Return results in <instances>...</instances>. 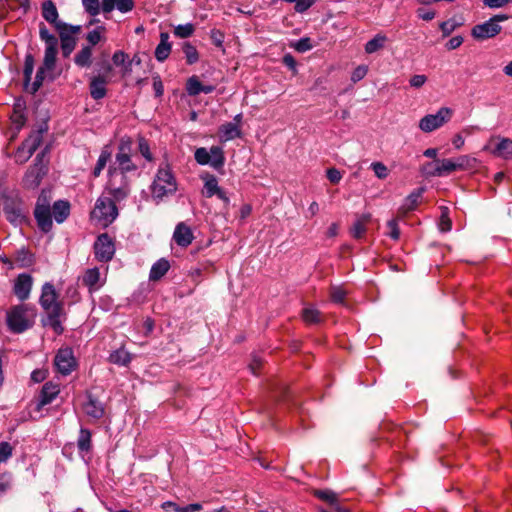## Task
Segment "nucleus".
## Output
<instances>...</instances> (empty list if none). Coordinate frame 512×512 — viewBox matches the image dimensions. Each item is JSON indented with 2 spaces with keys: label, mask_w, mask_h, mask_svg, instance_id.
Instances as JSON below:
<instances>
[{
  "label": "nucleus",
  "mask_w": 512,
  "mask_h": 512,
  "mask_svg": "<svg viewBox=\"0 0 512 512\" xmlns=\"http://www.w3.org/2000/svg\"><path fill=\"white\" fill-rule=\"evenodd\" d=\"M314 495L317 498H319V499H321V500H323V501H325V502H327L329 504H334L338 500L337 494L335 492H333L332 490H328V489H326V490H315L314 491Z\"/></svg>",
  "instance_id": "8fccbe9b"
},
{
  "label": "nucleus",
  "mask_w": 512,
  "mask_h": 512,
  "mask_svg": "<svg viewBox=\"0 0 512 512\" xmlns=\"http://www.w3.org/2000/svg\"><path fill=\"white\" fill-rule=\"evenodd\" d=\"M15 261L21 268L28 267L33 263L32 255L25 249L17 251Z\"/></svg>",
  "instance_id": "a18cd8bd"
},
{
  "label": "nucleus",
  "mask_w": 512,
  "mask_h": 512,
  "mask_svg": "<svg viewBox=\"0 0 512 512\" xmlns=\"http://www.w3.org/2000/svg\"><path fill=\"white\" fill-rule=\"evenodd\" d=\"M39 301L41 307L47 312V317L42 320L43 325L51 327L57 335H61L64 331L60 319L63 314V306L57 302V294L51 283L46 282L42 286Z\"/></svg>",
  "instance_id": "f257e3e1"
},
{
  "label": "nucleus",
  "mask_w": 512,
  "mask_h": 512,
  "mask_svg": "<svg viewBox=\"0 0 512 512\" xmlns=\"http://www.w3.org/2000/svg\"><path fill=\"white\" fill-rule=\"evenodd\" d=\"M85 11L91 16H97L102 10L99 0H82Z\"/></svg>",
  "instance_id": "3c124183"
},
{
  "label": "nucleus",
  "mask_w": 512,
  "mask_h": 512,
  "mask_svg": "<svg viewBox=\"0 0 512 512\" xmlns=\"http://www.w3.org/2000/svg\"><path fill=\"white\" fill-rule=\"evenodd\" d=\"M387 41L388 38L385 34L378 33L365 44V52L367 54H373L380 49H383Z\"/></svg>",
  "instance_id": "72a5a7b5"
},
{
  "label": "nucleus",
  "mask_w": 512,
  "mask_h": 512,
  "mask_svg": "<svg viewBox=\"0 0 512 512\" xmlns=\"http://www.w3.org/2000/svg\"><path fill=\"white\" fill-rule=\"evenodd\" d=\"M131 354L124 348H119L109 355V362L118 366H127L131 362Z\"/></svg>",
  "instance_id": "c9c22d12"
},
{
  "label": "nucleus",
  "mask_w": 512,
  "mask_h": 512,
  "mask_svg": "<svg viewBox=\"0 0 512 512\" xmlns=\"http://www.w3.org/2000/svg\"><path fill=\"white\" fill-rule=\"evenodd\" d=\"M439 228L442 232H448L452 228V222L448 216V210L445 208V210L442 212Z\"/></svg>",
  "instance_id": "052dcab7"
},
{
  "label": "nucleus",
  "mask_w": 512,
  "mask_h": 512,
  "mask_svg": "<svg viewBox=\"0 0 512 512\" xmlns=\"http://www.w3.org/2000/svg\"><path fill=\"white\" fill-rule=\"evenodd\" d=\"M60 388L58 384L46 382L39 394L36 410L40 411L45 405L50 404L59 394Z\"/></svg>",
  "instance_id": "dca6fc26"
},
{
  "label": "nucleus",
  "mask_w": 512,
  "mask_h": 512,
  "mask_svg": "<svg viewBox=\"0 0 512 512\" xmlns=\"http://www.w3.org/2000/svg\"><path fill=\"white\" fill-rule=\"evenodd\" d=\"M496 157L511 160L512 159V139L499 137L496 146L492 150Z\"/></svg>",
  "instance_id": "b1692460"
},
{
  "label": "nucleus",
  "mask_w": 512,
  "mask_h": 512,
  "mask_svg": "<svg viewBox=\"0 0 512 512\" xmlns=\"http://www.w3.org/2000/svg\"><path fill=\"white\" fill-rule=\"evenodd\" d=\"M239 137H241V130L237 123L227 122L219 127L221 142H227Z\"/></svg>",
  "instance_id": "a878e982"
},
{
  "label": "nucleus",
  "mask_w": 512,
  "mask_h": 512,
  "mask_svg": "<svg viewBox=\"0 0 512 512\" xmlns=\"http://www.w3.org/2000/svg\"><path fill=\"white\" fill-rule=\"evenodd\" d=\"M48 150L49 148L46 146L40 153H38L30 167L48 168V160L45 159Z\"/></svg>",
  "instance_id": "5fc2aeb1"
},
{
  "label": "nucleus",
  "mask_w": 512,
  "mask_h": 512,
  "mask_svg": "<svg viewBox=\"0 0 512 512\" xmlns=\"http://www.w3.org/2000/svg\"><path fill=\"white\" fill-rule=\"evenodd\" d=\"M92 434L87 428H80L79 436L77 439V448L80 453H88L92 449Z\"/></svg>",
  "instance_id": "2f4dec72"
},
{
  "label": "nucleus",
  "mask_w": 512,
  "mask_h": 512,
  "mask_svg": "<svg viewBox=\"0 0 512 512\" xmlns=\"http://www.w3.org/2000/svg\"><path fill=\"white\" fill-rule=\"evenodd\" d=\"M105 28L103 26H100V27H97L96 29L90 31L87 36H86V39L87 41L89 42V46H95L96 44H98L102 38L101 36V32L104 31Z\"/></svg>",
  "instance_id": "6e6d98bb"
},
{
  "label": "nucleus",
  "mask_w": 512,
  "mask_h": 512,
  "mask_svg": "<svg viewBox=\"0 0 512 512\" xmlns=\"http://www.w3.org/2000/svg\"><path fill=\"white\" fill-rule=\"evenodd\" d=\"M457 171L454 159L436 160V166L433 170H425V174L433 177H442Z\"/></svg>",
  "instance_id": "4be33fe9"
},
{
  "label": "nucleus",
  "mask_w": 512,
  "mask_h": 512,
  "mask_svg": "<svg viewBox=\"0 0 512 512\" xmlns=\"http://www.w3.org/2000/svg\"><path fill=\"white\" fill-rule=\"evenodd\" d=\"M47 70L48 69L44 66H41L38 68L34 82L29 83V86L27 89L31 94H35L40 89V87L42 86L43 81L45 79V72Z\"/></svg>",
  "instance_id": "79ce46f5"
},
{
  "label": "nucleus",
  "mask_w": 512,
  "mask_h": 512,
  "mask_svg": "<svg viewBox=\"0 0 512 512\" xmlns=\"http://www.w3.org/2000/svg\"><path fill=\"white\" fill-rule=\"evenodd\" d=\"M195 27L192 23L180 24L174 28V35L179 38H188L193 35Z\"/></svg>",
  "instance_id": "c03bdc74"
},
{
  "label": "nucleus",
  "mask_w": 512,
  "mask_h": 512,
  "mask_svg": "<svg viewBox=\"0 0 512 512\" xmlns=\"http://www.w3.org/2000/svg\"><path fill=\"white\" fill-rule=\"evenodd\" d=\"M367 72H368V68L365 65H360V66L356 67L352 72L351 81L356 83V82L362 80L366 76Z\"/></svg>",
  "instance_id": "680f3d73"
},
{
  "label": "nucleus",
  "mask_w": 512,
  "mask_h": 512,
  "mask_svg": "<svg viewBox=\"0 0 512 512\" xmlns=\"http://www.w3.org/2000/svg\"><path fill=\"white\" fill-rule=\"evenodd\" d=\"M50 201H51L50 191L43 189L37 199L35 207L51 208Z\"/></svg>",
  "instance_id": "bf43d9fd"
},
{
  "label": "nucleus",
  "mask_w": 512,
  "mask_h": 512,
  "mask_svg": "<svg viewBox=\"0 0 512 512\" xmlns=\"http://www.w3.org/2000/svg\"><path fill=\"white\" fill-rule=\"evenodd\" d=\"M151 189L153 197L160 200L176 192V179L167 163L159 167Z\"/></svg>",
  "instance_id": "f03ea898"
},
{
  "label": "nucleus",
  "mask_w": 512,
  "mask_h": 512,
  "mask_svg": "<svg viewBox=\"0 0 512 512\" xmlns=\"http://www.w3.org/2000/svg\"><path fill=\"white\" fill-rule=\"evenodd\" d=\"M387 226L389 228V232H388V235L393 239V240H398L399 237H400V230H399V227H398V222H397V219H391L388 221L387 223Z\"/></svg>",
  "instance_id": "69168bd1"
},
{
  "label": "nucleus",
  "mask_w": 512,
  "mask_h": 512,
  "mask_svg": "<svg viewBox=\"0 0 512 512\" xmlns=\"http://www.w3.org/2000/svg\"><path fill=\"white\" fill-rule=\"evenodd\" d=\"M139 152L141 155L148 161H152V154L150 152V147L146 139H139Z\"/></svg>",
  "instance_id": "e2e57ef3"
},
{
  "label": "nucleus",
  "mask_w": 512,
  "mask_h": 512,
  "mask_svg": "<svg viewBox=\"0 0 512 512\" xmlns=\"http://www.w3.org/2000/svg\"><path fill=\"white\" fill-rule=\"evenodd\" d=\"M42 16L43 18L54 25L61 23L62 21L58 20V11L55 4L51 0L44 1L42 4Z\"/></svg>",
  "instance_id": "7c9ffc66"
},
{
  "label": "nucleus",
  "mask_w": 512,
  "mask_h": 512,
  "mask_svg": "<svg viewBox=\"0 0 512 512\" xmlns=\"http://www.w3.org/2000/svg\"><path fill=\"white\" fill-rule=\"evenodd\" d=\"M194 158H195L196 162L200 165H210L211 166L210 151H208L204 147H200L195 150Z\"/></svg>",
  "instance_id": "09e8293b"
},
{
  "label": "nucleus",
  "mask_w": 512,
  "mask_h": 512,
  "mask_svg": "<svg viewBox=\"0 0 512 512\" xmlns=\"http://www.w3.org/2000/svg\"><path fill=\"white\" fill-rule=\"evenodd\" d=\"M108 81L105 76H94L89 83L90 95L94 100L103 99L107 94Z\"/></svg>",
  "instance_id": "412c9836"
},
{
  "label": "nucleus",
  "mask_w": 512,
  "mask_h": 512,
  "mask_svg": "<svg viewBox=\"0 0 512 512\" xmlns=\"http://www.w3.org/2000/svg\"><path fill=\"white\" fill-rule=\"evenodd\" d=\"M130 144L131 142L129 140H122L119 145V152L116 155V162L118 164V167L116 168L120 173H123V175H125L127 172L137 169L136 165L131 161V157L129 155Z\"/></svg>",
  "instance_id": "ddd939ff"
},
{
  "label": "nucleus",
  "mask_w": 512,
  "mask_h": 512,
  "mask_svg": "<svg viewBox=\"0 0 512 512\" xmlns=\"http://www.w3.org/2000/svg\"><path fill=\"white\" fill-rule=\"evenodd\" d=\"M173 239L177 245L187 247L192 243L194 236L190 227L180 222L174 230Z\"/></svg>",
  "instance_id": "6ab92c4d"
},
{
  "label": "nucleus",
  "mask_w": 512,
  "mask_h": 512,
  "mask_svg": "<svg viewBox=\"0 0 512 512\" xmlns=\"http://www.w3.org/2000/svg\"><path fill=\"white\" fill-rule=\"evenodd\" d=\"M456 170H469L477 166V159L468 155H461L454 158Z\"/></svg>",
  "instance_id": "58836bf2"
},
{
  "label": "nucleus",
  "mask_w": 512,
  "mask_h": 512,
  "mask_svg": "<svg viewBox=\"0 0 512 512\" xmlns=\"http://www.w3.org/2000/svg\"><path fill=\"white\" fill-rule=\"evenodd\" d=\"M34 216L41 231L47 233L52 229L53 222L51 208L35 207Z\"/></svg>",
  "instance_id": "aec40b11"
},
{
  "label": "nucleus",
  "mask_w": 512,
  "mask_h": 512,
  "mask_svg": "<svg viewBox=\"0 0 512 512\" xmlns=\"http://www.w3.org/2000/svg\"><path fill=\"white\" fill-rule=\"evenodd\" d=\"M12 455V447L8 442L0 443V463L5 462Z\"/></svg>",
  "instance_id": "774afa93"
},
{
  "label": "nucleus",
  "mask_w": 512,
  "mask_h": 512,
  "mask_svg": "<svg viewBox=\"0 0 512 512\" xmlns=\"http://www.w3.org/2000/svg\"><path fill=\"white\" fill-rule=\"evenodd\" d=\"M108 176L107 189L109 194L113 197L114 202L125 199L129 194V185L126 175L120 173L115 166H109Z\"/></svg>",
  "instance_id": "20e7f679"
},
{
  "label": "nucleus",
  "mask_w": 512,
  "mask_h": 512,
  "mask_svg": "<svg viewBox=\"0 0 512 512\" xmlns=\"http://www.w3.org/2000/svg\"><path fill=\"white\" fill-rule=\"evenodd\" d=\"M32 282V277L26 273L19 274L16 278L13 292L20 301H24L29 298Z\"/></svg>",
  "instance_id": "2eb2a0df"
},
{
  "label": "nucleus",
  "mask_w": 512,
  "mask_h": 512,
  "mask_svg": "<svg viewBox=\"0 0 512 512\" xmlns=\"http://www.w3.org/2000/svg\"><path fill=\"white\" fill-rule=\"evenodd\" d=\"M112 152L109 146H105L100 153L97 163L92 171L93 177L97 178L100 176L107 163L111 160Z\"/></svg>",
  "instance_id": "f704fd0d"
},
{
  "label": "nucleus",
  "mask_w": 512,
  "mask_h": 512,
  "mask_svg": "<svg viewBox=\"0 0 512 512\" xmlns=\"http://www.w3.org/2000/svg\"><path fill=\"white\" fill-rule=\"evenodd\" d=\"M302 317L306 323L316 324L320 322V312L312 307L303 309Z\"/></svg>",
  "instance_id": "de8ad7c7"
},
{
  "label": "nucleus",
  "mask_w": 512,
  "mask_h": 512,
  "mask_svg": "<svg viewBox=\"0 0 512 512\" xmlns=\"http://www.w3.org/2000/svg\"><path fill=\"white\" fill-rule=\"evenodd\" d=\"M74 62L79 67H89L92 63V48L84 46L74 58Z\"/></svg>",
  "instance_id": "4c0bfd02"
},
{
  "label": "nucleus",
  "mask_w": 512,
  "mask_h": 512,
  "mask_svg": "<svg viewBox=\"0 0 512 512\" xmlns=\"http://www.w3.org/2000/svg\"><path fill=\"white\" fill-rule=\"evenodd\" d=\"M48 168L29 167L22 179V185L29 190H35L46 176Z\"/></svg>",
  "instance_id": "4468645a"
},
{
  "label": "nucleus",
  "mask_w": 512,
  "mask_h": 512,
  "mask_svg": "<svg viewBox=\"0 0 512 512\" xmlns=\"http://www.w3.org/2000/svg\"><path fill=\"white\" fill-rule=\"evenodd\" d=\"M371 169L379 179H385L389 174L388 168L382 162H373Z\"/></svg>",
  "instance_id": "13d9d810"
},
{
  "label": "nucleus",
  "mask_w": 512,
  "mask_h": 512,
  "mask_svg": "<svg viewBox=\"0 0 512 512\" xmlns=\"http://www.w3.org/2000/svg\"><path fill=\"white\" fill-rule=\"evenodd\" d=\"M3 212L6 219L14 226H20L26 221V212L22 200L15 196L5 197Z\"/></svg>",
  "instance_id": "0eeeda50"
},
{
  "label": "nucleus",
  "mask_w": 512,
  "mask_h": 512,
  "mask_svg": "<svg viewBox=\"0 0 512 512\" xmlns=\"http://www.w3.org/2000/svg\"><path fill=\"white\" fill-rule=\"evenodd\" d=\"M502 30V27L494 23L491 19L484 23L477 24L471 29V36L478 41H484L497 36Z\"/></svg>",
  "instance_id": "f8f14e48"
},
{
  "label": "nucleus",
  "mask_w": 512,
  "mask_h": 512,
  "mask_svg": "<svg viewBox=\"0 0 512 512\" xmlns=\"http://www.w3.org/2000/svg\"><path fill=\"white\" fill-rule=\"evenodd\" d=\"M39 35L40 39L45 43V54L42 66L46 67L48 70H53L58 52V39L49 32L43 23L40 25Z\"/></svg>",
  "instance_id": "423d86ee"
},
{
  "label": "nucleus",
  "mask_w": 512,
  "mask_h": 512,
  "mask_svg": "<svg viewBox=\"0 0 512 512\" xmlns=\"http://www.w3.org/2000/svg\"><path fill=\"white\" fill-rule=\"evenodd\" d=\"M134 0H102L101 8L104 14L111 13L117 9L121 13H127L133 10Z\"/></svg>",
  "instance_id": "f3484780"
},
{
  "label": "nucleus",
  "mask_w": 512,
  "mask_h": 512,
  "mask_svg": "<svg viewBox=\"0 0 512 512\" xmlns=\"http://www.w3.org/2000/svg\"><path fill=\"white\" fill-rule=\"evenodd\" d=\"M169 34L167 32L160 33V43L155 49V58L159 62H164L171 53V44L169 42Z\"/></svg>",
  "instance_id": "bb28decb"
},
{
  "label": "nucleus",
  "mask_w": 512,
  "mask_h": 512,
  "mask_svg": "<svg viewBox=\"0 0 512 512\" xmlns=\"http://www.w3.org/2000/svg\"><path fill=\"white\" fill-rule=\"evenodd\" d=\"M118 216V209L110 197H99L91 212L92 219L96 220L103 227L110 225Z\"/></svg>",
  "instance_id": "7ed1b4c3"
},
{
  "label": "nucleus",
  "mask_w": 512,
  "mask_h": 512,
  "mask_svg": "<svg viewBox=\"0 0 512 512\" xmlns=\"http://www.w3.org/2000/svg\"><path fill=\"white\" fill-rule=\"evenodd\" d=\"M371 214L364 213L357 217L356 221L353 223L350 233L352 237L355 239H360L366 233V224L370 221Z\"/></svg>",
  "instance_id": "c85d7f7f"
},
{
  "label": "nucleus",
  "mask_w": 512,
  "mask_h": 512,
  "mask_svg": "<svg viewBox=\"0 0 512 512\" xmlns=\"http://www.w3.org/2000/svg\"><path fill=\"white\" fill-rule=\"evenodd\" d=\"M83 409L88 417L95 420L101 419L105 414L104 405L90 393L87 395V402Z\"/></svg>",
  "instance_id": "a211bd4d"
},
{
  "label": "nucleus",
  "mask_w": 512,
  "mask_h": 512,
  "mask_svg": "<svg viewBox=\"0 0 512 512\" xmlns=\"http://www.w3.org/2000/svg\"><path fill=\"white\" fill-rule=\"evenodd\" d=\"M183 53L185 54L186 61L189 65H192L199 60V54L196 47L189 42L184 43Z\"/></svg>",
  "instance_id": "37998d69"
},
{
  "label": "nucleus",
  "mask_w": 512,
  "mask_h": 512,
  "mask_svg": "<svg viewBox=\"0 0 512 512\" xmlns=\"http://www.w3.org/2000/svg\"><path fill=\"white\" fill-rule=\"evenodd\" d=\"M425 192V187H419L412 191L403 201L402 205L399 208V212L402 214H407L416 209L419 204L420 199L422 198L423 193Z\"/></svg>",
  "instance_id": "5701e85b"
},
{
  "label": "nucleus",
  "mask_w": 512,
  "mask_h": 512,
  "mask_svg": "<svg viewBox=\"0 0 512 512\" xmlns=\"http://www.w3.org/2000/svg\"><path fill=\"white\" fill-rule=\"evenodd\" d=\"M95 258L99 262H109L115 254V243L108 233L100 234L93 245Z\"/></svg>",
  "instance_id": "9d476101"
},
{
  "label": "nucleus",
  "mask_w": 512,
  "mask_h": 512,
  "mask_svg": "<svg viewBox=\"0 0 512 512\" xmlns=\"http://www.w3.org/2000/svg\"><path fill=\"white\" fill-rule=\"evenodd\" d=\"M210 38H211V41L213 42V44L218 47V48H221L223 46V42H224V33L221 32L220 30L218 29H212L210 31Z\"/></svg>",
  "instance_id": "0e129e2a"
},
{
  "label": "nucleus",
  "mask_w": 512,
  "mask_h": 512,
  "mask_svg": "<svg viewBox=\"0 0 512 512\" xmlns=\"http://www.w3.org/2000/svg\"><path fill=\"white\" fill-rule=\"evenodd\" d=\"M7 325L13 333H22L32 326V322L27 317L25 305L14 306L8 311Z\"/></svg>",
  "instance_id": "6e6552de"
},
{
  "label": "nucleus",
  "mask_w": 512,
  "mask_h": 512,
  "mask_svg": "<svg viewBox=\"0 0 512 512\" xmlns=\"http://www.w3.org/2000/svg\"><path fill=\"white\" fill-rule=\"evenodd\" d=\"M458 23L454 19H448L440 23V29L443 33V37H448L457 27Z\"/></svg>",
  "instance_id": "4d7b16f0"
},
{
  "label": "nucleus",
  "mask_w": 512,
  "mask_h": 512,
  "mask_svg": "<svg viewBox=\"0 0 512 512\" xmlns=\"http://www.w3.org/2000/svg\"><path fill=\"white\" fill-rule=\"evenodd\" d=\"M34 57L32 54H27L25 56L24 61V69H23V75H24V88L28 89L29 83L32 78V74L34 71Z\"/></svg>",
  "instance_id": "a19ab883"
},
{
  "label": "nucleus",
  "mask_w": 512,
  "mask_h": 512,
  "mask_svg": "<svg viewBox=\"0 0 512 512\" xmlns=\"http://www.w3.org/2000/svg\"><path fill=\"white\" fill-rule=\"evenodd\" d=\"M292 47L300 53H304L306 51H309L313 48V45L311 43V39L309 37H303L297 40L295 43L292 44Z\"/></svg>",
  "instance_id": "864d4df0"
},
{
  "label": "nucleus",
  "mask_w": 512,
  "mask_h": 512,
  "mask_svg": "<svg viewBox=\"0 0 512 512\" xmlns=\"http://www.w3.org/2000/svg\"><path fill=\"white\" fill-rule=\"evenodd\" d=\"M170 269V263L165 258H160L151 267L149 273L150 281L160 280Z\"/></svg>",
  "instance_id": "cd10ccee"
},
{
  "label": "nucleus",
  "mask_w": 512,
  "mask_h": 512,
  "mask_svg": "<svg viewBox=\"0 0 512 512\" xmlns=\"http://www.w3.org/2000/svg\"><path fill=\"white\" fill-rule=\"evenodd\" d=\"M201 179L204 181L203 195L207 198L215 196V193L220 189L217 178L212 174L205 173L201 176Z\"/></svg>",
  "instance_id": "c756f323"
},
{
  "label": "nucleus",
  "mask_w": 512,
  "mask_h": 512,
  "mask_svg": "<svg viewBox=\"0 0 512 512\" xmlns=\"http://www.w3.org/2000/svg\"><path fill=\"white\" fill-rule=\"evenodd\" d=\"M70 214L68 201L58 200L53 204V215L57 223L64 222Z\"/></svg>",
  "instance_id": "473e14b6"
},
{
  "label": "nucleus",
  "mask_w": 512,
  "mask_h": 512,
  "mask_svg": "<svg viewBox=\"0 0 512 512\" xmlns=\"http://www.w3.org/2000/svg\"><path fill=\"white\" fill-rule=\"evenodd\" d=\"M209 151L211 156V167L217 171L222 170L225 164L223 148L220 146H212Z\"/></svg>",
  "instance_id": "e433bc0d"
},
{
  "label": "nucleus",
  "mask_w": 512,
  "mask_h": 512,
  "mask_svg": "<svg viewBox=\"0 0 512 512\" xmlns=\"http://www.w3.org/2000/svg\"><path fill=\"white\" fill-rule=\"evenodd\" d=\"M56 30L59 33L60 41L65 37H75V34H78L81 30L80 26H74L70 24H66L64 22L56 24Z\"/></svg>",
  "instance_id": "ea45409f"
},
{
  "label": "nucleus",
  "mask_w": 512,
  "mask_h": 512,
  "mask_svg": "<svg viewBox=\"0 0 512 512\" xmlns=\"http://www.w3.org/2000/svg\"><path fill=\"white\" fill-rule=\"evenodd\" d=\"M451 116L452 110L448 107H442L437 113L424 116L419 122V128L426 133L432 132L447 123Z\"/></svg>",
  "instance_id": "1a4fd4ad"
},
{
  "label": "nucleus",
  "mask_w": 512,
  "mask_h": 512,
  "mask_svg": "<svg viewBox=\"0 0 512 512\" xmlns=\"http://www.w3.org/2000/svg\"><path fill=\"white\" fill-rule=\"evenodd\" d=\"M47 130V124L43 123L37 130L30 133L27 139H25L22 145L17 149V161H20L21 163L26 162L33 155V153L41 145L43 134L47 132Z\"/></svg>",
  "instance_id": "39448f33"
},
{
  "label": "nucleus",
  "mask_w": 512,
  "mask_h": 512,
  "mask_svg": "<svg viewBox=\"0 0 512 512\" xmlns=\"http://www.w3.org/2000/svg\"><path fill=\"white\" fill-rule=\"evenodd\" d=\"M100 278V272L97 268L88 269L83 277V282L89 288L94 287Z\"/></svg>",
  "instance_id": "49530a36"
},
{
  "label": "nucleus",
  "mask_w": 512,
  "mask_h": 512,
  "mask_svg": "<svg viewBox=\"0 0 512 512\" xmlns=\"http://www.w3.org/2000/svg\"><path fill=\"white\" fill-rule=\"evenodd\" d=\"M76 46V38L75 37H65L61 41V50L62 54L65 58L69 57L73 52Z\"/></svg>",
  "instance_id": "603ef678"
},
{
  "label": "nucleus",
  "mask_w": 512,
  "mask_h": 512,
  "mask_svg": "<svg viewBox=\"0 0 512 512\" xmlns=\"http://www.w3.org/2000/svg\"><path fill=\"white\" fill-rule=\"evenodd\" d=\"M54 365L62 375H69L76 367V360L71 348L59 349L55 358Z\"/></svg>",
  "instance_id": "9b49d317"
},
{
  "label": "nucleus",
  "mask_w": 512,
  "mask_h": 512,
  "mask_svg": "<svg viewBox=\"0 0 512 512\" xmlns=\"http://www.w3.org/2000/svg\"><path fill=\"white\" fill-rule=\"evenodd\" d=\"M215 87L213 85L202 84L196 76H192L187 81L186 90L189 95L197 96L201 93L209 94L213 92Z\"/></svg>",
  "instance_id": "393cba45"
},
{
  "label": "nucleus",
  "mask_w": 512,
  "mask_h": 512,
  "mask_svg": "<svg viewBox=\"0 0 512 512\" xmlns=\"http://www.w3.org/2000/svg\"><path fill=\"white\" fill-rule=\"evenodd\" d=\"M330 294L335 303H343L345 300L346 292L340 287H333Z\"/></svg>",
  "instance_id": "338daca9"
}]
</instances>
